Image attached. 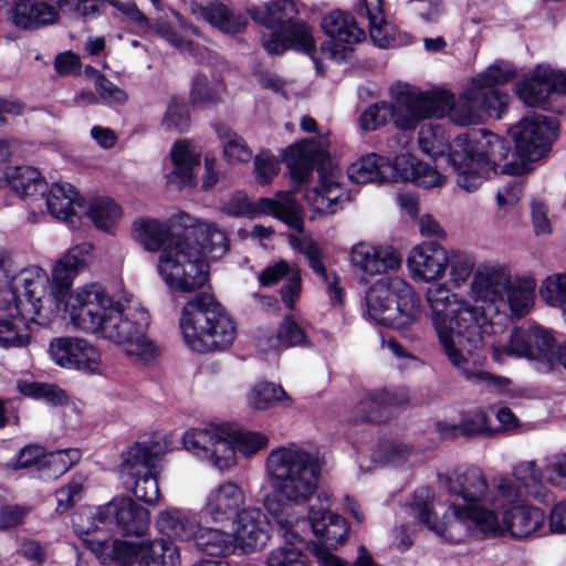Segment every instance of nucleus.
I'll use <instances>...</instances> for the list:
<instances>
[{"mask_svg": "<svg viewBox=\"0 0 566 566\" xmlns=\"http://www.w3.org/2000/svg\"><path fill=\"white\" fill-rule=\"evenodd\" d=\"M170 223L145 217L133 222L132 231L146 251H160L158 272L175 297L207 284L210 270L207 256H223L230 240L214 223L197 221L186 212L175 214Z\"/></svg>", "mask_w": 566, "mask_h": 566, "instance_id": "nucleus-1", "label": "nucleus"}, {"mask_svg": "<svg viewBox=\"0 0 566 566\" xmlns=\"http://www.w3.org/2000/svg\"><path fill=\"white\" fill-rule=\"evenodd\" d=\"M427 301L439 344L450 364L472 384L502 385L505 378L485 370L484 335L492 332L493 324L484 307L459 301L446 289L429 291Z\"/></svg>", "mask_w": 566, "mask_h": 566, "instance_id": "nucleus-2", "label": "nucleus"}, {"mask_svg": "<svg viewBox=\"0 0 566 566\" xmlns=\"http://www.w3.org/2000/svg\"><path fill=\"white\" fill-rule=\"evenodd\" d=\"M73 324L86 333H98L140 359L155 358L157 347L147 336L150 315L144 307L122 305L97 283L85 285L71 303Z\"/></svg>", "mask_w": 566, "mask_h": 566, "instance_id": "nucleus-3", "label": "nucleus"}, {"mask_svg": "<svg viewBox=\"0 0 566 566\" xmlns=\"http://www.w3.org/2000/svg\"><path fill=\"white\" fill-rule=\"evenodd\" d=\"M49 279L38 266L18 270L11 258L0 253V348H24L31 334L28 319L43 307Z\"/></svg>", "mask_w": 566, "mask_h": 566, "instance_id": "nucleus-4", "label": "nucleus"}, {"mask_svg": "<svg viewBox=\"0 0 566 566\" xmlns=\"http://www.w3.org/2000/svg\"><path fill=\"white\" fill-rule=\"evenodd\" d=\"M266 470L272 492L265 495L264 507L285 534L297 537L292 533L291 505L306 504L316 494L321 464L304 449L277 448L269 453Z\"/></svg>", "mask_w": 566, "mask_h": 566, "instance_id": "nucleus-5", "label": "nucleus"}, {"mask_svg": "<svg viewBox=\"0 0 566 566\" xmlns=\"http://www.w3.org/2000/svg\"><path fill=\"white\" fill-rule=\"evenodd\" d=\"M511 143L486 129L458 135L449 146L448 159L457 184L468 192L478 190L490 174L507 175L503 169L512 155Z\"/></svg>", "mask_w": 566, "mask_h": 566, "instance_id": "nucleus-6", "label": "nucleus"}, {"mask_svg": "<svg viewBox=\"0 0 566 566\" xmlns=\"http://www.w3.org/2000/svg\"><path fill=\"white\" fill-rule=\"evenodd\" d=\"M179 326L185 343L206 354L229 348L237 335L234 321L213 294L198 293L181 311Z\"/></svg>", "mask_w": 566, "mask_h": 566, "instance_id": "nucleus-7", "label": "nucleus"}, {"mask_svg": "<svg viewBox=\"0 0 566 566\" xmlns=\"http://www.w3.org/2000/svg\"><path fill=\"white\" fill-rule=\"evenodd\" d=\"M365 303L369 317L378 325L406 335L421 313V298L406 281L381 277L369 286Z\"/></svg>", "mask_w": 566, "mask_h": 566, "instance_id": "nucleus-8", "label": "nucleus"}, {"mask_svg": "<svg viewBox=\"0 0 566 566\" xmlns=\"http://www.w3.org/2000/svg\"><path fill=\"white\" fill-rule=\"evenodd\" d=\"M388 172L423 189L440 187L446 181V177L436 168L411 154L401 155L391 164L384 156L370 153L347 168L348 178L358 185L389 181Z\"/></svg>", "mask_w": 566, "mask_h": 566, "instance_id": "nucleus-9", "label": "nucleus"}, {"mask_svg": "<svg viewBox=\"0 0 566 566\" xmlns=\"http://www.w3.org/2000/svg\"><path fill=\"white\" fill-rule=\"evenodd\" d=\"M514 142L511 164L503 169L509 176H523L530 171L527 164L545 158L559 136V120L554 116L531 114L509 128Z\"/></svg>", "mask_w": 566, "mask_h": 566, "instance_id": "nucleus-10", "label": "nucleus"}, {"mask_svg": "<svg viewBox=\"0 0 566 566\" xmlns=\"http://www.w3.org/2000/svg\"><path fill=\"white\" fill-rule=\"evenodd\" d=\"M398 106L395 112L396 127L402 132L416 129L418 124L431 117L442 118L454 107L455 96L450 90L415 91L409 84L391 91Z\"/></svg>", "mask_w": 566, "mask_h": 566, "instance_id": "nucleus-11", "label": "nucleus"}, {"mask_svg": "<svg viewBox=\"0 0 566 566\" xmlns=\"http://www.w3.org/2000/svg\"><path fill=\"white\" fill-rule=\"evenodd\" d=\"M95 525L107 533L116 528L126 536H142L149 525V512L132 497H114L97 507L91 528H95Z\"/></svg>", "mask_w": 566, "mask_h": 566, "instance_id": "nucleus-12", "label": "nucleus"}, {"mask_svg": "<svg viewBox=\"0 0 566 566\" xmlns=\"http://www.w3.org/2000/svg\"><path fill=\"white\" fill-rule=\"evenodd\" d=\"M515 94L530 107L554 111L551 104L566 96V73L551 65H536L530 76L515 84Z\"/></svg>", "mask_w": 566, "mask_h": 566, "instance_id": "nucleus-13", "label": "nucleus"}, {"mask_svg": "<svg viewBox=\"0 0 566 566\" xmlns=\"http://www.w3.org/2000/svg\"><path fill=\"white\" fill-rule=\"evenodd\" d=\"M554 335L538 325L527 328L514 326L505 345L491 346L492 359L499 364L505 357L548 360L554 347Z\"/></svg>", "mask_w": 566, "mask_h": 566, "instance_id": "nucleus-14", "label": "nucleus"}, {"mask_svg": "<svg viewBox=\"0 0 566 566\" xmlns=\"http://www.w3.org/2000/svg\"><path fill=\"white\" fill-rule=\"evenodd\" d=\"M50 355L60 367L88 375L97 374L102 364L98 348L80 337L54 338L50 343Z\"/></svg>", "mask_w": 566, "mask_h": 566, "instance_id": "nucleus-15", "label": "nucleus"}, {"mask_svg": "<svg viewBox=\"0 0 566 566\" xmlns=\"http://www.w3.org/2000/svg\"><path fill=\"white\" fill-rule=\"evenodd\" d=\"M282 161L286 164L292 180L300 186L308 182L314 170L319 178L321 172L332 166L329 154L307 140L289 145L283 149Z\"/></svg>", "mask_w": 566, "mask_h": 566, "instance_id": "nucleus-16", "label": "nucleus"}, {"mask_svg": "<svg viewBox=\"0 0 566 566\" xmlns=\"http://www.w3.org/2000/svg\"><path fill=\"white\" fill-rule=\"evenodd\" d=\"M85 535V542L92 552L108 556L117 566H138L147 548V544L144 543L113 538V534L102 531L99 525L87 528Z\"/></svg>", "mask_w": 566, "mask_h": 566, "instance_id": "nucleus-17", "label": "nucleus"}, {"mask_svg": "<svg viewBox=\"0 0 566 566\" xmlns=\"http://www.w3.org/2000/svg\"><path fill=\"white\" fill-rule=\"evenodd\" d=\"M233 522V543L245 553L263 548L270 539L271 524L261 509H243Z\"/></svg>", "mask_w": 566, "mask_h": 566, "instance_id": "nucleus-18", "label": "nucleus"}, {"mask_svg": "<svg viewBox=\"0 0 566 566\" xmlns=\"http://www.w3.org/2000/svg\"><path fill=\"white\" fill-rule=\"evenodd\" d=\"M243 504L242 490L233 482H223L210 491L201 514L207 522L224 523L237 517Z\"/></svg>", "mask_w": 566, "mask_h": 566, "instance_id": "nucleus-19", "label": "nucleus"}, {"mask_svg": "<svg viewBox=\"0 0 566 566\" xmlns=\"http://www.w3.org/2000/svg\"><path fill=\"white\" fill-rule=\"evenodd\" d=\"M450 509L455 518L464 523L478 539L503 537V522L501 523L495 511L485 507L483 502L476 504L452 503Z\"/></svg>", "mask_w": 566, "mask_h": 566, "instance_id": "nucleus-20", "label": "nucleus"}, {"mask_svg": "<svg viewBox=\"0 0 566 566\" xmlns=\"http://www.w3.org/2000/svg\"><path fill=\"white\" fill-rule=\"evenodd\" d=\"M308 520L313 534L317 538L313 547L321 546L324 549L334 551L347 542L350 525L344 516L329 510L315 511L311 507Z\"/></svg>", "mask_w": 566, "mask_h": 566, "instance_id": "nucleus-21", "label": "nucleus"}, {"mask_svg": "<svg viewBox=\"0 0 566 566\" xmlns=\"http://www.w3.org/2000/svg\"><path fill=\"white\" fill-rule=\"evenodd\" d=\"M408 266L423 282L439 280L448 269V252L439 243L423 242L411 250Z\"/></svg>", "mask_w": 566, "mask_h": 566, "instance_id": "nucleus-22", "label": "nucleus"}, {"mask_svg": "<svg viewBox=\"0 0 566 566\" xmlns=\"http://www.w3.org/2000/svg\"><path fill=\"white\" fill-rule=\"evenodd\" d=\"M546 515L534 505L517 504L503 512V537L526 538L543 528Z\"/></svg>", "mask_w": 566, "mask_h": 566, "instance_id": "nucleus-23", "label": "nucleus"}, {"mask_svg": "<svg viewBox=\"0 0 566 566\" xmlns=\"http://www.w3.org/2000/svg\"><path fill=\"white\" fill-rule=\"evenodd\" d=\"M10 13L12 23L22 30H38L60 20L56 8L43 1L13 0Z\"/></svg>", "mask_w": 566, "mask_h": 566, "instance_id": "nucleus-24", "label": "nucleus"}, {"mask_svg": "<svg viewBox=\"0 0 566 566\" xmlns=\"http://www.w3.org/2000/svg\"><path fill=\"white\" fill-rule=\"evenodd\" d=\"M90 247L76 245L71 248L52 270V293L57 300H63L71 291L73 280L86 266L84 253Z\"/></svg>", "mask_w": 566, "mask_h": 566, "instance_id": "nucleus-25", "label": "nucleus"}, {"mask_svg": "<svg viewBox=\"0 0 566 566\" xmlns=\"http://www.w3.org/2000/svg\"><path fill=\"white\" fill-rule=\"evenodd\" d=\"M448 489L463 500L462 504H476L484 501L489 483L481 469L471 467L454 471L453 476L448 479Z\"/></svg>", "mask_w": 566, "mask_h": 566, "instance_id": "nucleus-26", "label": "nucleus"}, {"mask_svg": "<svg viewBox=\"0 0 566 566\" xmlns=\"http://www.w3.org/2000/svg\"><path fill=\"white\" fill-rule=\"evenodd\" d=\"M343 195L342 184L337 181L335 171L331 166V168L321 172L317 186L313 188L312 193H306V199L316 214H334L339 207Z\"/></svg>", "mask_w": 566, "mask_h": 566, "instance_id": "nucleus-27", "label": "nucleus"}, {"mask_svg": "<svg viewBox=\"0 0 566 566\" xmlns=\"http://www.w3.org/2000/svg\"><path fill=\"white\" fill-rule=\"evenodd\" d=\"M157 526L163 534L181 542H193L202 527L196 515L179 509H167L161 512Z\"/></svg>", "mask_w": 566, "mask_h": 566, "instance_id": "nucleus-28", "label": "nucleus"}, {"mask_svg": "<svg viewBox=\"0 0 566 566\" xmlns=\"http://www.w3.org/2000/svg\"><path fill=\"white\" fill-rule=\"evenodd\" d=\"M6 181L21 199L43 198L48 190L45 178L32 166H15L6 172Z\"/></svg>", "mask_w": 566, "mask_h": 566, "instance_id": "nucleus-29", "label": "nucleus"}, {"mask_svg": "<svg viewBox=\"0 0 566 566\" xmlns=\"http://www.w3.org/2000/svg\"><path fill=\"white\" fill-rule=\"evenodd\" d=\"M324 33L332 40L342 43L355 44L366 38L364 29L359 28L355 17L343 10H334L322 20Z\"/></svg>", "mask_w": 566, "mask_h": 566, "instance_id": "nucleus-30", "label": "nucleus"}, {"mask_svg": "<svg viewBox=\"0 0 566 566\" xmlns=\"http://www.w3.org/2000/svg\"><path fill=\"white\" fill-rule=\"evenodd\" d=\"M395 397L386 389L367 394L356 406V417L368 423L387 422L392 415Z\"/></svg>", "mask_w": 566, "mask_h": 566, "instance_id": "nucleus-31", "label": "nucleus"}, {"mask_svg": "<svg viewBox=\"0 0 566 566\" xmlns=\"http://www.w3.org/2000/svg\"><path fill=\"white\" fill-rule=\"evenodd\" d=\"M247 13L255 23L274 29L285 21H292L298 14V9L293 0H271L263 7H248Z\"/></svg>", "mask_w": 566, "mask_h": 566, "instance_id": "nucleus-32", "label": "nucleus"}, {"mask_svg": "<svg viewBox=\"0 0 566 566\" xmlns=\"http://www.w3.org/2000/svg\"><path fill=\"white\" fill-rule=\"evenodd\" d=\"M511 287V279L502 269L478 272L472 283L473 292L482 300L494 303L502 300Z\"/></svg>", "mask_w": 566, "mask_h": 566, "instance_id": "nucleus-33", "label": "nucleus"}, {"mask_svg": "<svg viewBox=\"0 0 566 566\" xmlns=\"http://www.w3.org/2000/svg\"><path fill=\"white\" fill-rule=\"evenodd\" d=\"M193 544L200 554L211 557H226L235 549L230 533L212 527H201Z\"/></svg>", "mask_w": 566, "mask_h": 566, "instance_id": "nucleus-34", "label": "nucleus"}, {"mask_svg": "<svg viewBox=\"0 0 566 566\" xmlns=\"http://www.w3.org/2000/svg\"><path fill=\"white\" fill-rule=\"evenodd\" d=\"M122 471L132 476L156 470L154 447L146 442H134L122 453Z\"/></svg>", "mask_w": 566, "mask_h": 566, "instance_id": "nucleus-35", "label": "nucleus"}, {"mask_svg": "<svg viewBox=\"0 0 566 566\" xmlns=\"http://www.w3.org/2000/svg\"><path fill=\"white\" fill-rule=\"evenodd\" d=\"M202 15L211 25L232 35L244 32L248 25V19L243 13L235 12L223 3L205 8Z\"/></svg>", "mask_w": 566, "mask_h": 566, "instance_id": "nucleus-36", "label": "nucleus"}, {"mask_svg": "<svg viewBox=\"0 0 566 566\" xmlns=\"http://www.w3.org/2000/svg\"><path fill=\"white\" fill-rule=\"evenodd\" d=\"M122 212V207L114 199L102 196L91 200L86 216L96 229L111 233Z\"/></svg>", "mask_w": 566, "mask_h": 566, "instance_id": "nucleus-37", "label": "nucleus"}, {"mask_svg": "<svg viewBox=\"0 0 566 566\" xmlns=\"http://www.w3.org/2000/svg\"><path fill=\"white\" fill-rule=\"evenodd\" d=\"M469 101L483 115L501 118L507 108L509 95L500 88H473Z\"/></svg>", "mask_w": 566, "mask_h": 566, "instance_id": "nucleus-38", "label": "nucleus"}, {"mask_svg": "<svg viewBox=\"0 0 566 566\" xmlns=\"http://www.w3.org/2000/svg\"><path fill=\"white\" fill-rule=\"evenodd\" d=\"M279 27L292 50L307 55L315 54V41L307 22L293 19Z\"/></svg>", "mask_w": 566, "mask_h": 566, "instance_id": "nucleus-39", "label": "nucleus"}, {"mask_svg": "<svg viewBox=\"0 0 566 566\" xmlns=\"http://www.w3.org/2000/svg\"><path fill=\"white\" fill-rule=\"evenodd\" d=\"M138 566H180V554L170 541L156 539L147 544Z\"/></svg>", "mask_w": 566, "mask_h": 566, "instance_id": "nucleus-40", "label": "nucleus"}, {"mask_svg": "<svg viewBox=\"0 0 566 566\" xmlns=\"http://www.w3.org/2000/svg\"><path fill=\"white\" fill-rule=\"evenodd\" d=\"M45 195L48 211L51 216L67 219L74 214L73 201L76 190L72 185L54 184Z\"/></svg>", "mask_w": 566, "mask_h": 566, "instance_id": "nucleus-41", "label": "nucleus"}, {"mask_svg": "<svg viewBox=\"0 0 566 566\" xmlns=\"http://www.w3.org/2000/svg\"><path fill=\"white\" fill-rule=\"evenodd\" d=\"M517 76L515 66L507 62H495L472 81L473 88H497Z\"/></svg>", "mask_w": 566, "mask_h": 566, "instance_id": "nucleus-42", "label": "nucleus"}, {"mask_svg": "<svg viewBox=\"0 0 566 566\" xmlns=\"http://www.w3.org/2000/svg\"><path fill=\"white\" fill-rule=\"evenodd\" d=\"M276 340L284 348H311L313 346L304 329L291 314L286 315L280 323L276 331Z\"/></svg>", "mask_w": 566, "mask_h": 566, "instance_id": "nucleus-43", "label": "nucleus"}, {"mask_svg": "<svg viewBox=\"0 0 566 566\" xmlns=\"http://www.w3.org/2000/svg\"><path fill=\"white\" fill-rule=\"evenodd\" d=\"M398 106L396 99L394 103L387 104L385 102L375 103L368 106L359 117L360 127L365 132H374L379 127L387 124L390 118L396 125V116L394 109Z\"/></svg>", "mask_w": 566, "mask_h": 566, "instance_id": "nucleus-44", "label": "nucleus"}, {"mask_svg": "<svg viewBox=\"0 0 566 566\" xmlns=\"http://www.w3.org/2000/svg\"><path fill=\"white\" fill-rule=\"evenodd\" d=\"M219 137L223 144V156L229 161L249 163L253 153L243 137L237 133L220 127L217 129Z\"/></svg>", "mask_w": 566, "mask_h": 566, "instance_id": "nucleus-45", "label": "nucleus"}, {"mask_svg": "<svg viewBox=\"0 0 566 566\" xmlns=\"http://www.w3.org/2000/svg\"><path fill=\"white\" fill-rule=\"evenodd\" d=\"M57 7V11L75 13L83 21L97 19L103 14L107 0H50Z\"/></svg>", "mask_w": 566, "mask_h": 566, "instance_id": "nucleus-46", "label": "nucleus"}, {"mask_svg": "<svg viewBox=\"0 0 566 566\" xmlns=\"http://www.w3.org/2000/svg\"><path fill=\"white\" fill-rule=\"evenodd\" d=\"M275 218L296 232H304V209L293 193L282 192V203Z\"/></svg>", "mask_w": 566, "mask_h": 566, "instance_id": "nucleus-47", "label": "nucleus"}, {"mask_svg": "<svg viewBox=\"0 0 566 566\" xmlns=\"http://www.w3.org/2000/svg\"><path fill=\"white\" fill-rule=\"evenodd\" d=\"M45 449L39 444L23 447L10 461L7 467L18 471L22 469L44 470Z\"/></svg>", "mask_w": 566, "mask_h": 566, "instance_id": "nucleus-48", "label": "nucleus"}, {"mask_svg": "<svg viewBox=\"0 0 566 566\" xmlns=\"http://www.w3.org/2000/svg\"><path fill=\"white\" fill-rule=\"evenodd\" d=\"M219 432L210 429H190L182 436V444L185 449L193 452L197 455L208 457L214 440H217Z\"/></svg>", "mask_w": 566, "mask_h": 566, "instance_id": "nucleus-49", "label": "nucleus"}, {"mask_svg": "<svg viewBox=\"0 0 566 566\" xmlns=\"http://www.w3.org/2000/svg\"><path fill=\"white\" fill-rule=\"evenodd\" d=\"M190 123L188 104L181 98L174 97L165 113L163 126L167 130L186 133L190 127Z\"/></svg>", "mask_w": 566, "mask_h": 566, "instance_id": "nucleus-50", "label": "nucleus"}, {"mask_svg": "<svg viewBox=\"0 0 566 566\" xmlns=\"http://www.w3.org/2000/svg\"><path fill=\"white\" fill-rule=\"evenodd\" d=\"M282 399H289V395L281 385L263 381L259 382L252 392V405L258 410H265Z\"/></svg>", "mask_w": 566, "mask_h": 566, "instance_id": "nucleus-51", "label": "nucleus"}, {"mask_svg": "<svg viewBox=\"0 0 566 566\" xmlns=\"http://www.w3.org/2000/svg\"><path fill=\"white\" fill-rule=\"evenodd\" d=\"M235 451L238 450L234 447L233 432L221 430L207 458H210L216 467L223 469L234 462Z\"/></svg>", "mask_w": 566, "mask_h": 566, "instance_id": "nucleus-52", "label": "nucleus"}, {"mask_svg": "<svg viewBox=\"0 0 566 566\" xmlns=\"http://www.w3.org/2000/svg\"><path fill=\"white\" fill-rule=\"evenodd\" d=\"M190 103L192 107L205 108L219 102L216 87L209 82L207 75L198 74L191 85Z\"/></svg>", "mask_w": 566, "mask_h": 566, "instance_id": "nucleus-53", "label": "nucleus"}, {"mask_svg": "<svg viewBox=\"0 0 566 566\" xmlns=\"http://www.w3.org/2000/svg\"><path fill=\"white\" fill-rule=\"evenodd\" d=\"M268 566H312L306 553L291 543L273 549L268 557Z\"/></svg>", "mask_w": 566, "mask_h": 566, "instance_id": "nucleus-54", "label": "nucleus"}, {"mask_svg": "<svg viewBox=\"0 0 566 566\" xmlns=\"http://www.w3.org/2000/svg\"><path fill=\"white\" fill-rule=\"evenodd\" d=\"M134 480V495L147 504H155L160 496L156 470L149 473L132 476Z\"/></svg>", "mask_w": 566, "mask_h": 566, "instance_id": "nucleus-55", "label": "nucleus"}, {"mask_svg": "<svg viewBox=\"0 0 566 566\" xmlns=\"http://www.w3.org/2000/svg\"><path fill=\"white\" fill-rule=\"evenodd\" d=\"M539 294L552 306H558L566 313V274L547 277L539 289Z\"/></svg>", "mask_w": 566, "mask_h": 566, "instance_id": "nucleus-56", "label": "nucleus"}, {"mask_svg": "<svg viewBox=\"0 0 566 566\" xmlns=\"http://www.w3.org/2000/svg\"><path fill=\"white\" fill-rule=\"evenodd\" d=\"M107 4L123 13L139 32L147 33L153 30L151 20L138 8L135 1L107 0Z\"/></svg>", "mask_w": 566, "mask_h": 566, "instance_id": "nucleus-57", "label": "nucleus"}, {"mask_svg": "<svg viewBox=\"0 0 566 566\" xmlns=\"http://www.w3.org/2000/svg\"><path fill=\"white\" fill-rule=\"evenodd\" d=\"M426 491V497L422 496V490L416 491L413 496V503L411 505L412 511L416 514L417 520L426 525L428 528L436 531V524L438 522V516L433 509V494L429 489Z\"/></svg>", "mask_w": 566, "mask_h": 566, "instance_id": "nucleus-58", "label": "nucleus"}, {"mask_svg": "<svg viewBox=\"0 0 566 566\" xmlns=\"http://www.w3.org/2000/svg\"><path fill=\"white\" fill-rule=\"evenodd\" d=\"M513 476L527 493H537L542 485V472L534 461L522 462L513 468Z\"/></svg>", "mask_w": 566, "mask_h": 566, "instance_id": "nucleus-59", "label": "nucleus"}, {"mask_svg": "<svg viewBox=\"0 0 566 566\" xmlns=\"http://www.w3.org/2000/svg\"><path fill=\"white\" fill-rule=\"evenodd\" d=\"M233 440L237 450L247 457L259 452L269 443V438L264 433L254 431L233 432Z\"/></svg>", "mask_w": 566, "mask_h": 566, "instance_id": "nucleus-60", "label": "nucleus"}, {"mask_svg": "<svg viewBox=\"0 0 566 566\" xmlns=\"http://www.w3.org/2000/svg\"><path fill=\"white\" fill-rule=\"evenodd\" d=\"M277 171V160L270 150H262L254 157L255 179L261 186L270 185Z\"/></svg>", "mask_w": 566, "mask_h": 566, "instance_id": "nucleus-61", "label": "nucleus"}, {"mask_svg": "<svg viewBox=\"0 0 566 566\" xmlns=\"http://www.w3.org/2000/svg\"><path fill=\"white\" fill-rule=\"evenodd\" d=\"M29 513L25 506L19 504H2L0 507V532L15 530L24 523Z\"/></svg>", "mask_w": 566, "mask_h": 566, "instance_id": "nucleus-62", "label": "nucleus"}, {"mask_svg": "<svg viewBox=\"0 0 566 566\" xmlns=\"http://www.w3.org/2000/svg\"><path fill=\"white\" fill-rule=\"evenodd\" d=\"M448 268H450L451 281L457 284L465 282L471 275L474 262L471 258L461 252H452L448 255Z\"/></svg>", "mask_w": 566, "mask_h": 566, "instance_id": "nucleus-63", "label": "nucleus"}, {"mask_svg": "<svg viewBox=\"0 0 566 566\" xmlns=\"http://www.w3.org/2000/svg\"><path fill=\"white\" fill-rule=\"evenodd\" d=\"M378 251L374 250L370 245L359 243L352 249L350 261L354 266L361 270L364 273L375 275L374 261L377 259Z\"/></svg>", "mask_w": 566, "mask_h": 566, "instance_id": "nucleus-64", "label": "nucleus"}]
</instances>
